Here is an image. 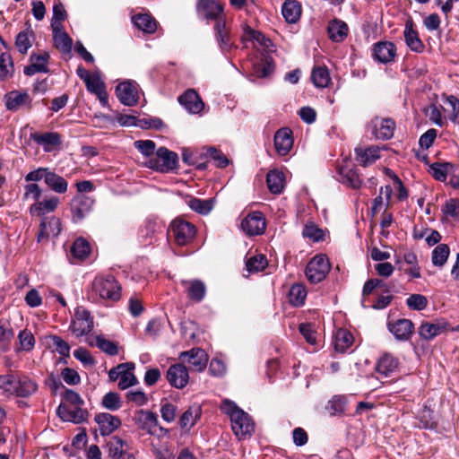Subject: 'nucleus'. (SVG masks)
I'll list each match as a JSON object with an SVG mask.
<instances>
[{
	"mask_svg": "<svg viewBox=\"0 0 459 459\" xmlns=\"http://www.w3.org/2000/svg\"><path fill=\"white\" fill-rule=\"evenodd\" d=\"M403 34L407 46L412 51H421V49L423 48V44L421 40L419 39L418 33L413 30L411 24L406 23Z\"/></svg>",
	"mask_w": 459,
	"mask_h": 459,
	"instance_id": "47",
	"label": "nucleus"
},
{
	"mask_svg": "<svg viewBox=\"0 0 459 459\" xmlns=\"http://www.w3.org/2000/svg\"><path fill=\"white\" fill-rule=\"evenodd\" d=\"M61 231V221L56 217L44 218L39 225L38 241L41 242L50 237H56Z\"/></svg>",
	"mask_w": 459,
	"mask_h": 459,
	"instance_id": "21",
	"label": "nucleus"
},
{
	"mask_svg": "<svg viewBox=\"0 0 459 459\" xmlns=\"http://www.w3.org/2000/svg\"><path fill=\"white\" fill-rule=\"evenodd\" d=\"M94 420L98 424L99 430L102 436L110 435L121 425V420L118 417L108 412L96 414Z\"/></svg>",
	"mask_w": 459,
	"mask_h": 459,
	"instance_id": "18",
	"label": "nucleus"
},
{
	"mask_svg": "<svg viewBox=\"0 0 459 459\" xmlns=\"http://www.w3.org/2000/svg\"><path fill=\"white\" fill-rule=\"evenodd\" d=\"M388 329L397 340L406 341L411 336L414 325L409 319H398L389 323Z\"/></svg>",
	"mask_w": 459,
	"mask_h": 459,
	"instance_id": "25",
	"label": "nucleus"
},
{
	"mask_svg": "<svg viewBox=\"0 0 459 459\" xmlns=\"http://www.w3.org/2000/svg\"><path fill=\"white\" fill-rule=\"evenodd\" d=\"M266 183L273 194H281L284 188V174L279 170H271L266 177Z\"/></svg>",
	"mask_w": 459,
	"mask_h": 459,
	"instance_id": "40",
	"label": "nucleus"
},
{
	"mask_svg": "<svg viewBox=\"0 0 459 459\" xmlns=\"http://www.w3.org/2000/svg\"><path fill=\"white\" fill-rule=\"evenodd\" d=\"M254 69L258 77L268 76L273 70L271 57L264 56L262 58L259 63L254 65Z\"/></svg>",
	"mask_w": 459,
	"mask_h": 459,
	"instance_id": "62",
	"label": "nucleus"
},
{
	"mask_svg": "<svg viewBox=\"0 0 459 459\" xmlns=\"http://www.w3.org/2000/svg\"><path fill=\"white\" fill-rule=\"evenodd\" d=\"M58 204L59 199L56 196H52L43 201H38L30 207V213L32 216H42L54 212L58 206Z\"/></svg>",
	"mask_w": 459,
	"mask_h": 459,
	"instance_id": "33",
	"label": "nucleus"
},
{
	"mask_svg": "<svg viewBox=\"0 0 459 459\" xmlns=\"http://www.w3.org/2000/svg\"><path fill=\"white\" fill-rule=\"evenodd\" d=\"M5 107L10 111H17L23 106L30 105L31 99L25 91H12L4 95Z\"/></svg>",
	"mask_w": 459,
	"mask_h": 459,
	"instance_id": "27",
	"label": "nucleus"
},
{
	"mask_svg": "<svg viewBox=\"0 0 459 459\" xmlns=\"http://www.w3.org/2000/svg\"><path fill=\"white\" fill-rule=\"evenodd\" d=\"M188 297L196 302H200L201 300H203L206 292V288L204 282L199 280H193L188 281Z\"/></svg>",
	"mask_w": 459,
	"mask_h": 459,
	"instance_id": "51",
	"label": "nucleus"
},
{
	"mask_svg": "<svg viewBox=\"0 0 459 459\" xmlns=\"http://www.w3.org/2000/svg\"><path fill=\"white\" fill-rule=\"evenodd\" d=\"M339 180L347 186L359 188L362 181L355 169L348 164L341 165L338 169Z\"/></svg>",
	"mask_w": 459,
	"mask_h": 459,
	"instance_id": "29",
	"label": "nucleus"
},
{
	"mask_svg": "<svg viewBox=\"0 0 459 459\" xmlns=\"http://www.w3.org/2000/svg\"><path fill=\"white\" fill-rule=\"evenodd\" d=\"M201 409L199 406L189 407L180 418V425L182 428L190 429L200 418Z\"/></svg>",
	"mask_w": 459,
	"mask_h": 459,
	"instance_id": "49",
	"label": "nucleus"
},
{
	"mask_svg": "<svg viewBox=\"0 0 459 459\" xmlns=\"http://www.w3.org/2000/svg\"><path fill=\"white\" fill-rule=\"evenodd\" d=\"M48 60L49 54L48 52L32 54L30 56V65L24 67V74L28 76H31L37 73H48Z\"/></svg>",
	"mask_w": 459,
	"mask_h": 459,
	"instance_id": "26",
	"label": "nucleus"
},
{
	"mask_svg": "<svg viewBox=\"0 0 459 459\" xmlns=\"http://www.w3.org/2000/svg\"><path fill=\"white\" fill-rule=\"evenodd\" d=\"M67 13L61 3H56L53 6V17L51 20V29L56 27H63L62 22L66 19Z\"/></svg>",
	"mask_w": 459,
	"mask_h": 459,
	"instance_id": "61",
	"label": "nucleus"
},
{
	"mask_svg": "<svg viewBox=\"0 0 459 459\" xmlns=\"http://www.w3.org/2000/svg\"><path fill=\"white\" fill-rule=\"evenodd\" d=\"M178 160V157L176 152L166 147H160L155 152V157L149 159L145 165L157 171L169 172L177 168Z\"/></svg>",
	"mask_w": 459,
	"mask_h": 459,
	"instance_id": "3",
	"label": "nucleus"
},
{
	"mask_svg": "<svg viewBox=\"0 0 459 459\" xmlns=\"http://www.w3.org/2000/svg\"><path fill=\"white\" fill-rule=\"evenodd\" d=\"M101 404L109 411H117L122 406V402L118 394L109 392L103 396Z\"/></svg>",
	"mask_w": 459,
	"mask_h": 459,
	"instance_id": "60",
	"label": "nucleus"
},
{
	"mask_svg": "<svg viewBox=\"0 0 459 459\" xmlns=\"http://www.w3.org/2000/svg\"><path fill=\"white\" fill-rule=\"evenodd\" d=\"M127 368L121 370V375L118 380V387L122 390L126 389L137 383V379L134 374V364L132 362H126Z\"/></svg>",
	"mask_w": 459,
	"mask_h": 459,
	"instance_id": "46",
	"label": "nucleus"
},
{
	"mask_svg": "<svg viewBox=\"0 0 459 459\" xmlns=\"http://www.w3.org/2000/svg\"><path fill=\"white\" fill-rule=\"evenodd\" d=\"M221 409L230 416L232 430L238 437H246L254 431V423L249 415L233 402L224 400Z\"/></svg>",
	"mask_w": 459,
	"mask_h": 459,
	"instance_id": "2",
	"label": "nucleus"
},
{
	"mask_svg": "<svg viewBox=\"0 0 459 459\" xmlns=\"http://www.w3.org/2000/svg\"><path fill=\"white\" fill-rule=\"evenodd\" d=\"M117 99L126 106H134L138 101V91L136 85L132 82H123L116 88Z\"/></svg>",
	"mask_w": 459,
	"mask_h": 459,
	"instance_id": "16",
	"label": "nucleus"
},
{
	"mask_svg": "<svg viewBox=\"0 0 459 459\" xmlns=\"http://www.w3.org/2000/svg\"><path fill=\"white\" fill-rule=\"evenodd\" d=\"M418 426L422 429H432L435 427L433 411L430 408L424 406L417 414Z\"/></svg>",
	"mask_w": 459,
	"mask_h": 459,
	"instance_id": "55",
	"label": "nucleus"
},
{
	"mask_svg": "<svg viewBox=\"0 0 459 459\" xmlns=\"http://www.w3.org/2000/svg\"><path fill=\"white\" fill-rule=\"evenodd\" d=\"M347 24L342 21L334 20L328 26V33L331 39L341 42L347 36Z\"/></svg>",
	"mask_w": 459,
	"mask_h": 459,
	"instance_id": "45",
	"label": "nucleus"
},
{
	"mask_svg": "<svg viewBox=\"0 0 459 459\" xmlns=\"http://www.w3.org/2000/svg\"><path fill=\"white\" fill-rule=\"evenodd\" d=\"M373 134L377 139L388 140L393 137L395 124L390 118L376 117L372 120Z\"/></svg>",
	"mask_w": 459,
	"mask_h": 459,
	"instance_id": "24",
	"label": "nucleus"
},
{
	"mask_svg": "<svg viewBox=\"0 0 459 459\" xmlns=\"http://www.w3.org/2000/svg\"><path fill=\"white\" fill-rule=\"evenodd\" d=\"M33 32L31 30H23L18 33L15 39V46L21 54H26L31 47V38Z\"/></svg>",
	"mask_w": 459,
	"mask_h": 459,
	"instance_id": "52",
	"label": "nucleus"
},
{
	"mask_svg": "<svg viewBox=\"0 0 459 459\" xmlns=\"http://www.w3.org/2000/svg\"><path fill=\"white\" fill-rule=\"evenodd\" d=\"M179 359L188 363L197 372L203 371L208 363V356L201 348H193L188 351H183L180 353Z\"/></svg>",
	"mask_w": 459,
	"mask_h": 459,
	"instance_id": "9",
	"label": "nucleus"
},
{
	"mask_svg": "<svg viewBox=\"0 0 459 459\" xmlns=\"http://www.w3.org/2000/svg\"><path fill=\"white\" fill-rule=\"evenodd\" d=\"M46 185L58 194H63L67 191L68 183L67 181L61 176L56 174L55 172L48 171V174L46 176Z\"/></svg>",
	"mask_w": 459,
	"mask_h": 459,
	"instance_id": "43",
	"label": "nucleus"
},
{
	"mask_svg": "<svg viewBox=\"0 0 459 459\" xmlns=\"http://www.w3.org/2000/svg\"><path fill=\"white\" fill-rule=\"evenodd\" d=\"M240 41L247 48L248 42L256 43L260 47L268 48L271 46V40L266 38L261 31L252 29L248 24L242 25V34Z\"/></svg>",
	"mask_w": 459,
	"mask_h": 459,
	"instance_id": "19",
	"label": "nucleus"
},
{
	"mask_svg": "<svg viewBox=\"0 0 459 459\" xmlns=\"http://www.w3.org/2000/svg\"><path fill=\"white\" fill-rule=\"evenodd\" d=\"M311 81L317 88L327 87L330 81V74L325 66H316L312 70Z\"/></svg>",
	"mask_w": 459,
	"mask_h": 459,
	"instance_id": "44",
	"label": "nucleus"
},
{
	"mask_svg": "<svg viewBox=\"0 0 459 459\" xmlns=\"http://www.w3.org/2000/svg\"><path fill=\"white\" fill-rule=\"evenodd\" d=\"M281 13L289 23L296 22L301 14V6L296 0H286L282 4Z\"/></svg>",
	"mask_w": 459,
	"mask_h": 459,
	"instance_id": "37",
	"label": "nucleus"
},
{
	"mask_svg": "<svg viewBox=\"0 0 459 459\" xmlns=\"http://www.w3.org/2000/svg\"><path fill=\"white\" fill-rule=\"evenodd\" d=\"M82 406L83 405L65 407V404H59L56 409V413L64 421L79 424L85 421L88 416L87 411L84 410Z\"/></svg>",
	"mask_w": 459,
	"mask_h": 459,
	"instance_id": "12",
	"label": "nucleus"
},
{
	"mask_svg": "<svg viewBox=\"0 0 459 459\" xmlns=\"http://www.w3.org/2000/svg\"><path fill=\"white\" fill-rule=\"evenodd\" d=\"M442 212L447 216L459 221V200L449 199L442 208Z\"/></svg>",
	"mask_w": 459,
	"mask_h": 459,
	"instance_id": "64",
	"label": "nucleus"
},
{
	"mask_svg": "<svg viewBox=\"0 0 459 459\" xmlns=\"http://www.w3.org/2000/svg\"><path fill=\"white\" fill-rule=\"evenodd\" d=\"M166 377L168 382L178 389L184 388L189 380L186 367L180 363L171 365L167 371Z\"/></svg>",
	"mask_w": 459,
	"mask_h": 459,
	"instance_id": "13",
	"label": "nucleus"
},
{
	"mask_svg": "<svg viewBox=\"0 0 459 459\" xmlns=\"http://www.w3.org/2000/svg\"><path fill=\"white\" fill-rule=\"evenodd\" d=\"M372 56L381 64H388L394 61L396 48L393 42L379 41L373 45Z\"/></svg>",
	"mask_w": 459,
	"mask_h": 459,
	"instance_id": "11",
	"label": "nucleus"
},
{
	"mask_svg": "<svg viewBox=\"0 0 459 459\" xmlns=\"http://www.w3.org/2000/svg\"><path fill=\"white\" fill-rule=\"evenodd\" d=\"M93 327V321L90 312L83 307H78L74 313V318L70 326L73 333L77 336L88 334Z\"/></svg>",
	"mask_w": 459,
	"mask_h": 459,
	"instance_id": "7",
	"label": "nucleus"
},
{
	"mask_svg": "<svg viewBox=\"0 0 459 459\" xmlns=\"http://www.w3.org/2000/svg\"><path fill=\"white\" fill-rule=\"evenodd\" d=\"M450 254L449 247L446 244L437 245L432 251L431 260L435 266L442 267Z\"/></svg>",
	"mask_w": 459,
	"mask_h": 459,
	"instance_id": "50",
	"label": "nucleus"
},
{
	"mask_svg": "<svg viewBox=\"0 0 459 459\" xmlns=\"http://www.w3.org/2000/svg\"><path fill=\"white\" fill-rule=\"evenodd\" d=\"M14 338V331L7 319H0V355L11 349Z\"/></svg>",
	"mask_w": 459,
	"mask_h": 459,
	"instance_id": "28",
	"label": "nucleus"
},
{
	"mask_svg": "<svg viewBox=\"0 0 459 459\" xmlns=\"http://www.w3.org/2000/svg\"><path fill=\"white\" fill-rule=\"evenodd\" d=\"M52 33L55 47L64 54L70 53L73 40L64 30V27L52 28Z\"/></svg>",
	"mask_w": 459,
	"mask_h": 459,
	"instance_id": "30",
	"label": "nucleus"
},
{
	"mask_svg": "<svg viewBox=\"0 0 459 459\" xmlns=\"http://www.w3.org/2000/svg\"><path fill=\"white\" fill-rule=\"evenodd\" d=\"M399 362L396 358L390 354H385L379 359L377 364V371L384 377H390L396 371Z\"/></svg>",
	"mask_w": 459,
	"mask_h": 459,
	"instance_id": "35",
	"label": "nucleus"
},
{
	"mask_svg": "<svg viewBox=\"0 0 459 459\" xmlns=\"http://www.w3.org/2000/svg\"><path fill=\"white\" fill-rule=\"evenodd\" d=\"M18 342L14 345V351H30L35 346V338L32 333L28 329L21 330L18 333Z\"/></svg>",
	"mask_w": 459,
	"mask_h": 459,
	"instance_id": "39",
	"label": "nucleus"
},
{
	"mask_svg": "<svg viewBox=\"0 0 459 459\" xmlns=\"http://www.w3.org/2000/svg\"><path fill=\"white\" fill-rule=\"evenodd\" d=\"M293 146V136L290 129L283 127L274 134V147L281 156L287 155Z\"/></svg>",
	"mask_w": 459,
	"mask_h": 459,
	"instance_id": "20",
	"label": "nucleus"
},
{
	"mask_svg": "<svg viewBox=\"0 0 459 459\" xmlns=\"http://www.w3.org/2000/svg\"><path fill=\"white\" fill-rule=\"evenodd\" d=\"M30 137L36 143L41 145L46 152H53L62 143L61 135L56 132L34 133Z\"/></svg>",
	"mask_w": 459,
	"mask_h": 459,
	"instance_id": "17",
	"label": "nucleus"
},
{
	"mask_svg": "<svg viewBox=\"0 0 459 459\" xmlns=\"http://www.w3.org/2000/svg\"><path fill=\"white\" fill-rule=\"evenodd\" d=\"M121 290L120 283L113 275L100 274L91 282V298L96 302H117L121 299Z\"/></svg>",
	"mask_w": 459,
	"mask_h": 459,
	"instance_id": "1",
	"label": "nucleus"
},
{
	"mask_svg": "<svg viewBox=\"0 0 459 459\" xmlns=\"http://www.w3.org/2000/svg\"><path fill=\"white\" fill-rule=\"evenodd\" d=\"M189 207L203 215L208 214L214 206V199H199V198H191L188 201Z\"/></svg>",
	"mask_w": 459,
	"mask_h": 459,
	"instance_id": "48",
	"label": "nucleus"
},
{
	"mask_svg": "<svg viewBox=\"0 0 459 459\" xmlns=\"http://www.w3.org/2000/svg\"><path fill=\"white\" fill-rule=\"evenodd\" d=\"M448 328V324L444 320H437L435 322H425L419 327L418 333L424 340H432L436 336L443 333Z\"/></svg>",
	"mask_w": 459,
	"mask_h": 459,
	"instance_id": "23",
	"label": "nucleus"
},
{
	"mask_svg": "<svg viewBox=\"0 0 459 459\" xmlns=\"http://www.w3.org/2000/svg\"><path fill=\"white\" fill-rule=\"evenodd\" d=\"M307 297V291L303 285L294 284L290 290L289 298L290 303L295 307L302 306Z\"/></svg>",
	"mask_w": 459,
	"mask_h": 459,
	"instance_id": "53",
	"label": "nucleus"
},
{
	"mask_svg": "<svg viewBox=\"0 0 459 459\" xmlns=\"http://www.w3.org/2000/svg\"><path fill=\"white\" fill-rule=\"evenodd\" d=\"M134 420L142 429L148 432H152L158 425L157 415L150 411L140 410L136 411Z\"/></svg>",
	"mask_w": 459,
	"mask_h": 459,
	"instance_id": "31",
	"label": "nucleus"
},
{
	"mask_svg": "<svg viewBox=\"0 0 459 459\" xmlns=\"http://www.w3.org/2000/svg\"><path fill=\"white\" fill-rule=\"evenodd\" d=\"M198 13L205 19L224 20L222 18L223 5L217 0H200L197 4Z\"/></svg>",
	"mask_w": 459,
	"mask_h": 459,
	"instance_id": "14",
	"label": "nucleus"
},
{
	"mask_svg": "<svg viewBox=\"0 0 459 459\" xmlns=\"http://www.w3.org/2000/svg\"><path fill=\"white\" fill-rule=\"evenodd\" d=\"M94 200L84 195H76L71 202V212L74 221H82L92 210Z\"/></svg>",
	"mask_w": 459,
	"mask_h": 459,
	"instance_id": "10",
	"label": "nucleus"
},
{
	"mask_svg": "<svg viewBox=\"0 0 459 459\" xmlns=\"http://www.w3.org/2000/svg\"><path fill=\"white\" fill-rule=\"evenodd\" d=\"M330 271L329 261L325 255L313 257L306 267V276L311 283L323 281Z\"/></svg>",
	"mask_w": 459,
	"mask_h": 459,
	"instance_id": "5",
	"label": "nucleus"
},
{
	"mask_svg": "<svg viewBox=\"0 0 459 459\" xmlns=\"http://www.w3.org/2000/svg\"><path fill=\"white\" fill-rule=\"evenodd\" d=\"M215 40L223 53H228L236 48L230 28L227 26L225 20H218L213 27Z\"/></svg>",
	"mask_w": 459,
	"mask_h": 459,
	"instance_id": "6",
	"label": "nucleus"
},
{
	"mask_svg": "<svg viewBox=\"0 0 459 459\" xmlns=\"http://www.w3.org/2000/svg\"><path fill=\"white\" fill-rule=\"evenodd\" d=\"M265 228V219L260 212L248 213L241 221V229L248 236L261 235Z\"/></svg>",
	"mask_w": 459,
	"mask_h": 459,
	"instance_id": "8",
	"label": "nucleus"
},
{
	"mask_svg": "<svg viewBox=\"0 0 459 459\" xmlns=\"http://www.w3.org/2000/svg\"><path fill=\"white\" fill-rule=\"evenodd\" d=\"M134 24L145 33H153L157 29L156 21L149 14H137L133 16Z\"/></svg>",
	"mask_w": 459,
	"mask_h": 459,
	"instance_id": "42",
	"label": "nucleus"
},
{
	"mask_svg": "<svg viewBox=\"0 0 459 459\" xmlns=\"http://www.w3.org/2000/svg\"><path fill=\"white\" fill-rule=\"evenodd\" d=\"M380 150L377 146H370L368 148L357 147L355 153L357 160L364 167L371 165L380 158Z\"/></svg>",
	"mask_w": 459,
	"mask_h": 459,
	"instance_id": "32",
	"label": "nucleus"
},
{
	"mask_svg": "<svg viewBox=\"0 0 459 459\" xmlns=\"http://www.w3.org/2000/svg\"><path fill=\"white\" fill-rule=\"evenodd\" d=\"M268 264L265 255L259 254L248 258L246 262L247 270L249 273H258L263 271Z\"/></svg>",
	"mask_w": 459,
	"mask_h": 459,
	"instance_id": "54",
	"label": "nucleus"
},
{
	"mask_svg": "<svg viewBox=\"0 0 459 459\" xmlns=\"http://www.w3.org/2000/svg\"><path fill=\"white\" fill-rule=\"evenodd\" d=\"M162 228L163 225L160 221L148 218L139 229V238L145 245L152 244Z\"/></svg>",
	"mask_w": 459,
	"mask_h": 459,
	"instance_id": "15",
	"label": "nucleus"
},
{
	"mask_svg": "<svg viewBox=\"0 0 459 459\" xmlns=\"http://www.w3.org/2000/svg\"><path fill=\"white\" fill-rule=\"evenodd\" d=\"M38 389V385L27 377H17L14 395L28 397Z\"/></svg>",
	"mask_w": 459,
	"mask_h": 459,
	"instance_id": "38",
	"label": "nucleus"
},
{
	"mask_svg": "<svg viewBox=\"0 0 459 459\" xmlns=\"http://www.w3.org/2000/svg\"><path fill=\"white\" fill-rule=\"evenodd\" d=\"M13 65L11 56L8 53H2L0 56V79L5 80L12 76Z\"/></svg>",
	"mask_w": 459,
	"mask_h": 459,
	"instance_id": "56",
	"label": "nucleus"
},
{
	"mask_svg": "<svg viewBox=\"0 0 459 459\" xmlns=\"http://www.w3.org/2000/svg\"><path fill=\"white\" fill-rule=\"evenodd\" d=\"M353 336L347 330L339 328L334 333V349L339 352H345L353 343Z\"/></svg>",
	"mask_w": 459,
	"mask_h": 459,
	"instance_id": "36",
	"label": "nucleus"
},
{
	"mask_svg": "<svg viewBox=\"0 0 459 459\" xmlns=\"http://www.w3.org/2000/svg\"><path fill=\"white\" fill-rule=\"evenodd\" d=\"M90 252L91 246L89 242L83 238H78L74 240L70 248L71 256H73V259L74 260L72 261V263L84 260L88 257Z\"/></svg>",
	"mask_w": 459,
	"mask_h": 459,
	"instance_id": "34",
	"label": "nucleus"
},
{
	"mask_svg": "<svg viewBox=\"0 0 459 459\" xmlns=\"http://www.w3.org/2000/svg\"><path fill=\"white\" fill-rule=\"evenodd\" d=\"M195 232V225L181 218L175 219L169 226V234L178 246H185L191 242Z\"/></svg>",
	"mask_w": 459,
	"mask_h": 459,
	"instance_id": "4",
	"label": "nucleus"
},
{
	"mask_svg": "<svg viewBox=\"0 0 459 459\" xmlns=\"http://www.w3.org/2000/svg\"><path fill=\"white\" fill-rule=\"evenodd\" d=\"M451 168L449 163H434L430 166L429 172L435 179L444 182L446 180Z\"/></svg>",
	"mask_w": 459,
	"mask_h": 459,
	"instance_id": "58",
	"label": "nucleus"
},
{
	"mask_svg": "<svg viewBox=\"0 0 459 459\" xmlns=\"http://www.w3.org/2000/svg\"><path fill=\"white\" fill-rule=\"evenodd\" d=\"M302 235L304 238H309L315 242L320 241L324 238L323 230L312 222H308L305 225Z\"/></svg>",
	"mask_w": 459,
	"mask_h": 459,
	"instance_id": "63",
	"label": "nucleus"
},
{
	"mask_svg": "<svg viewBox=\"0 0 459 459\" xmlns=\"http://www.w3.org/2000/svg\"><path fill=\"white\" fill-rule=\"evenodd\" d=\"M84 83L88 91L96 94L101 101L106 100L105 84L98 73L92 74Z\"/></svg>",
	"mask_w": 459,
	"mask_h": 459,
	"instance_id": "41",
	"label": "nucleus"
},
{
	"mask_svg": "<svg viewBox=\"0 0 459 459\" xmlns=\"http://www.w3.org/2000/svg\"><path fill=\"white\" fill-rule=\"evenodd\" d=\"M135 149H137L143 155L149 159L153 158L156 152V144L152 140H138L134 143Z\"/></svg>",
	"mask_w": 459,
	"mask_h": 459,
	"instance_id": "59",
	"label": "nucleus"
},
{
	"mask_svg": "<svg viewBox=\"0 0 459 459\" xmlns=\"http://www.w3.org/2000/svg\"><path fill=\"white\" fill-rule=\"evenodd\" d=\"M346 398L342 395L333 396L326 406L331 415L342 414L345 411Z\"/></svg>",
	"mask_w": 459,
	"mask_h": 459,
	"instance_id": "57",
	"label": "nucleus"
},
{
	"mask_svg": "<svg viewBox=\"0 0 459 459\" xmlns=\"http://www.w3.org/2000/svg\"><path fill=\"white\" fill-rule=\"evenodd\" d=\"M178 102L192 114L200 113L204 104L195 90H187L178 97Z\"/></svg>",
	"mask_w": 459,
	"mask_h": 459,
	"instance_id": "22",
	"label": "nucleus"
}]
</instances>
